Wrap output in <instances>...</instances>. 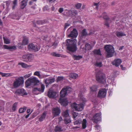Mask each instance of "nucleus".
I'll return each mask as SVG.
<instances>
[{
	"label": "nucleus",
	"instance_id": "nucleus-49",
	"mask_svg": "<svg viewBox=\"0 0 132 132\" xmlns=\"http://www.w3.org/2000/svg\"><path fill=\"white\" fill-rule=\"evenodd\" d=\"M95 65L97 67H101L102 66V63L101 62H96L95 64Z\"/></svg>",
	"mask_w": 132,
	"mask_h": 132
},
{
	"label": "nucleus",
	"instance_id": "nucleus-12",
	"mask_svg": "<svg viewBox=\"0 0 132 132\" xmlns=\"http://www.w3.org/2000/svg\"><path fill=\"white\" fill-rule=\"evenodd\" d=\"M106 93V91L105 89H101L99 91L98 96L100 98H104L105 97Z\"/></svg>",
	"mask_w": 132,
	"mask_h": 132
},
{
	"label": "nucleus",
	"instance_id": "nucleus-10",
	"mask_svg": "<svg viewBox=\"0 0 132 132\" xmlns=\"http://www.w3.org/2000/svg\"><path fill=\"white\" fill-rule=\"evenodd\" d=\"M15 94L16 95L24 96L27 95V93L23 89H19L17 90L15 92Z\"/></svg>",
	"mask_w": 132,
	"mask_h": 132
},
{
	"label": "nucleus",
	"instance_id": "nucleus-35",
	"mask_svg": "<svg viewBox=\"0 0 132 132\" xmlns=\"http://www.w3.org/2000/svg\"><path fill=\"white\" fill-rule=\"evenodd\" d=\"M82 5L81 3H77L75 5V7L77 9H79Z\"/></svg>",
	"mask_w": 132,
	"mask_h": 132
},
{
	"label": "nucleus",
	"instance_id": "nucleus-51",
	"mask_svg": "<svg viewBox=\"0 0 132 132\" xmlns=\"http://www.w3.org/2000/svg\"><path fill=\"white\" fill-rule=\"evenodd\" d=\"M64 79L63 77H58L57 79V81H60L63 80Z\"/></svg>",
	"mask_w": 132,
	"mask_h": 132
},
{
	"label": "nucleus",
	"instance_id": "nucleus-39",
	"mask_svg": "<svg viewBox=\"0 0 132 132\" xmlns=\"http://www.w3.org/2000/svg\"><path fill=\"white\" fill-rule=\"evenodd\" d=\"M87 35V33L86 31V29H84L81 32V35L82 36H85Z\"/></svg>",
	"mask_w": 132,
	"mask_h": 132
},
{
	"label": "nucleus",
	"instance_id": "nucleus-1",
	"mask_svg": "<svg viewBox=\"0 0 132 132\" xmlns=\"http://www.w3.org/2000/svg\"><path fill=\"white\" fill-rule=\"evenodd\" d=\"M71 88L68 86L64 88H63L60 93V97L58 101L59 103L62 106H66L68 102L67 98H64L65 96L67 93H69L71 91Z\"/></svg>",
	"mask_w": 132,
	"mask_h": 132
},
{
	"label": "nucleus",
	"instance_id": "nucleus-5",
	"mask_svg": "<svg viewBox=\"0 0 132 132\" xmlns=\"http://www.w3.org/2000/svg\"><path fill=\"white\" fill-rule=\"evenodd\" d=\"M24 82L23 77H20L16 78L14 81L13 84L14 88H17L23 84Z\"/></svg>",
	"mask_w": 132,
	"mask_h": 132
},
{
	"label": "nucleus",
	"instance_id": "nucleus-56",
	"mask_svg": "<svg viewBox=\"0 0 132 132\" xmlns=\"http://www.w3.org/2000/svg\"><path fill=\"white\" fill-rule=\"evenodd\" d=\"M63 11V9L62 8H60L59 9V12L60 13H61Z\"/></svg>",
	"mask_w": 132,
	"mask_h": 132
},
{
	"label": "nucleus",
	"instance_id": "nucleus-63",
	"mask_svg": "<svg viewBox=\"0 0 132 132\" xmlns=\"http://www.w3.org/2000/svg\"><path fill=\"white\" fill-rule=\"evenodd\" d=\"M3 25V22H2V20L0 18V26L2 25Z\"/></svg>",
	"mask_w": 132,
	"mask_h": 132
},
{
	"label": "nucleus",
	"instance_id": "nucleus-32",
	"mask_svg": "<svg viewBox=\"0 0 132 132\" xmlns=\"http://www.w3.org/2000/svg\"><path fill=\"white\" fill-rule=\"evenodd\" d=\"M82 127L83 129H85L86 127L87 121L85 119H83L82 121Z\"/></svg>",
	"mask_w": 132,
	"mask_h": 132
},
{
	"label": "nucleus",
	"instance_id": "nucleus-8",
	"mask_svg": "<svg viewBox=\"0 0 132 132\" xmlns=\"http://www.w3.org/2000/svg\"><path fill=\"white\" fill-rule=\"evenodd\" d=\"M28 48L29 51L35 52L38 51L40 49L39 47L32 43L28 45Z\"/></svg>",
	"mask_w": 132,
	"mask_h": 132
},
{
	"label": "nucleus",
	"instance_id": "nucleus-38",
	"mask_svg": "<svg viewBox=\"0 0 132 132\" xmlns=\"http://www.w3.org/2000/svg\"><path fill=\"white\" fill-rule=\"evenodd\" d=\"M27 56L28 59L27 61H31L32 59L33 55L31 54H28Z\"/></svg>",
	"mask_w": 132,
	"mask_h": 132
},
{
	"label": "nucleus",
	"instance_id": "nucleus-33",
	"mask_svg": "<svg viewBox=\"0 0 132 132\" xmlns=\"http://www.w3.org/2000/svg\"><path fill=\"white\" fill-rule=\"evenodd\" d=\"M70 76L71 78L75 79L78 77V75L75 73H71L70 74Z\"/></svg>",
	"mask_w": 132,
	"mask_h": 132
},
{
	"label": "nucleus",
	"instance_id": "nucleus-45",
	"mask_svg": "<svg viewBox=\"0 0 132 132\" xmlns=\"http://www.w3.org/2000/svg\"><path fill=\"white\" fill-rule=\"evenodd\" d=\"M70 11L73 15H77L78 14V12L76 10H73Z\"/></svg>",
	"mask_w": 132,
	"mask_h": 132
},
{
	"label": "nucleus",
	"instance_id": "nucleus-23",
	"mask_svg": "<svg viewBox=\"0 0 132 132\" xmlns=\"http://www.w3.org/2000/svg\"><path fill=\"white\" fill-rule=\"evenodd\" d=\"M90 93L94 92L95 93L97 90V87L95 85H93L90 87Z\"/></svg>",
	"mask_w": 132,
	"mask_h": 132
},
{
	"label": "nucleus",
	"instance_id": "nucleus-50",
	"mask_svg": "<svg viewBox=\"0 0 132 132\" xmlns=\"http://www.w3.org/2000/svg\"><path fill=\"white\" fill-rule=\"evenodd\" d=\"M78 113H77L76 112H74L73 113L72 115L73 118L75 119V118L78 116Z\"/></svg>",
	"mask_w": 132,
	"mask_h": 132
},
{
	"label": "nucleus",
	"instance_id": "nucleus-42",
	"mask_svg": "<svg viewBox=\"0 0 132 132\" xmlns=\"http://www.w3.org/2000/svg\"><path fill=\"white\" fill-rule=\"evenodd\" d=\"M18 104L17 102H16L14 104L12 108V110L14 111H15L16 110Z\"/></svg>",
	"mask_w": 132,
	"mask_h": 132
},
{
	"label": "nucleus",
	"instance_id": "nucleus-13",
	"mask_svg": "<svg viewBox=\"0 0 132 132\" xmlns=\"http://www.w3.org/2000/svg\"><path fill=\"white\" fill-rule=\"evenodd\" d=\"M44 81L45 83L47 85H48L54 82L55 81V78H52L51 77H49L44 79Z\"/></svg>",
	"mask_w": 132,
	"mask_h": 132
},
{
	"label": "nucleus",
	"instance_id": "nucleus-20",
	"mask_svg": "<svg viewBox=\"0 0 132 132\" xmlns=\"http://www.w3.org/2000/svg\"><path fill=\"white\" fill-rule=\"evenodd\" d=\"M46 113L45 112H44L42 114L40 117H38V120L40 122L42 121L45 119Z\"/></svg>",
	"mask_w": 132,
	"mask_h": 132
},
{
	"label": "nucleus",
	"instance_id": "nucleus-28",
	"mask_svg": "<svg viewBox=\"0 0 132 132\" xmlns=\"http://www.w3.org/2000/svg\"><path fill=\"white\" fill-rule=\"evenodd\" d=\"M64 123L66 124H67L71 122V120L70 117H68V118H65L64 119Z\"/></svg>",
	"mask_w": 132,
	"mask_h": 132
},
{
	"label": "nucleus",
	"instance_id": "nucleus-64",
	"mask_svg": "<svg viewBox=\"0 0 132 132\" xmlns=\"http://www.w3.org/2000/svg\"><path fill=\"white\" fill-rule=\"evenodd\" d=\"M1 122H0V130H1L2 129V126H1Z\"/></svg>",
	"mask_w": 132,
	"mask_h": 132
},
{
	"label": "nucleus",
	"instance_id": "nucleus-29",
	"mask_svg": "<svg viewBox=\"0 0 132 132\" xmlns=\"http://www.w3.org/2000/svg\"><path fill=\"white\" fill-rule=\"evenodd\" d=\"M18 0H13L11 4L12 5V9L13 10L15 9V7L17 5Z\"/></svg>",
	"mask_w": 132,
	"mask_h": 132
},
{
	"label": "nucleus",
	"instance_id": "nucleus-40",
	"mask_svg": "<svg viewBox=\"0 0 132 132\" xmlns=\"http://www.w3.org/2000/svg\"><path fill=\"white\" fill-rule=\"evenodd\" d=\"M4 43L6 44H9L10 43V40L8 38L3 37Z\"/></svg>",
	"mask_w": 132,
	"mask_h": 132
},
{
	"label": "nucleus",
	"instance_id": "nucleus-31",
	"mask_svg": "<svg viewBox=\"0 0 132 132\" xmlns=\"http://www.w3.org/2000/svg\"><path fill=\"white\" fill-rule=\"evenodd\" d=\"M0 74L3 77L11 76H12V74L11 73H5L1 72H0Z\"/></svg>",
	"mask_w": 132,
	"mask_h": 132
},
{
	"label": "nucleus",
	"instance_id": "nucleus-44",
	"mask_svg": "<svg viewBox=\"0 0 132 132\" xmlns=\"http://www.w3.org/2000/svg\"><path fill=\"white\" fill-rule=\"evenodd\" d=\"M23 60L27 62L28 57L27 56V54L23 55L22 56Z\"/></svg>",
	"mask_w": 132,
	"mask_h": 132
},
{
	"label": "nucleus",
	"instance_id": "nucleus-26",
	"mask_svg": "<svg viewBox=\"0 0 132 132\" xmlns=\"http://www.w3.org/2000/svg\"><path fill=\"white\" fill-rule=\"evenodd\" d=\"M72 56L75 60H78L82 58V56L81 55H73Z\"/></svg>",
	"mask_w": 132,
	"mask_h": 132
},
{
	"label": "nucleus",
	"instance_id": "nucleus-48",
	"mask_svg": "<svg viewBox=\"0 0 132 132\" xmlns=\"http://www.w3.org/2000/svg\"><path fill=\"white\" fill-rule=\"evenodd\" d=\"M103 18L104 19L108 20V17L107 16L105 13H104L102 14Z\"/></svg>",
	"mask_w": 132,
	"mask_h": 132
},
{
	"label": "nucleus",
	"instance_id": "nucleus-24",
	"mask_svg": "<svg viewBox=\"0 0 132 132\" xmlns=\"http://www.w3.org/2000/svg\"><path fill=\"white\" fill-rule=\"evenodd\" d=\"M28 43V39L26 37H24L22 41V45H27Z\"/></svg>",
	"mask_w": 132,
	"mask_h": 132
},
{
	"label": "nucleus",
	"instance_id": "nucleus-4",
	"mask_svg": "<svg viewBox=\"0 0 132 132\" xmlns=\"http://www.w3.org/2000/svg\"><path fill=\"white\" fill-rule=\"evenodd\" d=\"M104 49L107 52V55L108 57H111L113 55L114 52V49L111 45H107L104 46Z\"/></svg>",
	"mask_w": 132,
	"mask_h": 132
},
{
	"label": "nucleus",
	"instance_id": "nucleus-27",
	"mask_svg": "<svg viewBox=\"0 0 132 132\" xmlns=\"http://www.w3.org/2000/svg\"><path fill=\"white\" fill-rule=\"evenodd\" d=\"M116 34L117 36L119 37L126 35L125 34L121 32H117L116 33Z\"/></svg>",
	"mask_w": 132,
	"mask_h": 132
},
{
	"label": "nucleus",
	"instance_id": "nucleus-61",
	"mask_svg": "<svg viewBox=\"0 0 132 132\" xmlns=\"http://www.w3.org/2000/svg\"><path fill=\"white\" fill-rule=\"evenodd\" d=\"M58 119L59 121V122H60L62 120H63L62 118L61 117H59Z\"/></svg>",
	"mask_w": 132,
	"mask_h": 132
},
{
	"label": "nucleus",
	"instance_id": "nucleus-2",
	"mask_svg": "<svg viewBox=\"0 0 132 132\" xmlns=\"http://www.w3.org/2000/svg\"><path fill=\"white\" fill-rule=\"evenodd\" d=\"M66 45L68 50L72 52H74L77 50L76 44L77 41L75 39H67Z\"/></svg>",
	"mask_w": 132,
	"mask_h": 132
},
{
	"label": "nucleus",
	"instance_id": "nucleus-46",
	"mask_svg": "<svg viewBox=\"0 0 132 132\" xmlns=\"http://www.w3.org/2000/svg\"><path fill=\"white\" fill-rule=\"evenodd\" d=\"M34 75L35 76H36L38 77L39 78L40 77V76L41 75L40 74V72L39 71H36L35 72Z\"/></svg>",
	"mask_w": 132,
	"mask_h": 132
},
{
	"label": "nucleus",
	"instance_id": "nucleus-60",
	"mask_svg": "<svg viewBox=\"0 0 132 132\" xmlns=\"http://www.w3.org/2000/svg\"><path fill=\"white\" fill-rule=\"evenodd\" d=\"M120 67L121 68V69H122L123 70H125V67H123V66L122 65H120Z\"/></svg>",
	"mask_w": 132,
	"mask_h": 132
},
{
	"label": "nucleus",
	"instance_id": "nucleus-54",
	"mask_svg": "<svg viewBox=\"0 0 132 132\" xmlns=\"http://www.w3.org/2000/svg\"><path fill=\"white\" fill-rule=\"evenodd\" d=\"M48 75L42 74L40 75L39 78L42 79L44 78H46L48 77Z\"/></svg>",
	"mask_w": 132,
	"mask_h": 132
},
{
	"label": "nucleus",
	"instance_id": "nucleus-43",
	"mask_svg": "<svg viewBox=\"0 0 132 132\" xmlns=\"http://www.w3.org/2000/svg\"><path fill=\"white\" fill-rule=\"evenodd\" d=\"M85 48L86 49L90 50L92 49L91 46L88 44L87 43L85 45Z\"/></svg>",
	"mask_w": 132,
	"mask_h": 132
},
{
	"label": "nucleus",
	"instance_id": "nucleus-57",
	"mask_svg": "<svg viewBox=\"0 0 132 132\" xmlns=\"http://www.w3.org/2000/svg\"><path fill=\"white\" fill-rule=\"evenodd\" d=\"M4 103H3V104L2 105H1L0 104V111H1L2 110H3L4 109V108L3 106L4 105Z\"/></svg>",
	"mask_w": 132,
	"mask_h": 132
},
{
	"label": "nucleus",
	"instance_id": "nucleus-52",
	"mask_svg": "<svg viewBox=\"0 0 132 132\" xmlns=\"http://www.w3.org/2000/svg\"><path fill=\"white\" fill-rule=\"evenodd\" d=\"M45 21H44L39 20L37 22V23L38 24H42L44 23Z\"/></svg>",
	"mask_w": 132,
	"mask_h": 132
},
{
	"label": "nucleus",
	"instance_id": "nucleus-9",
	"mask_svg": "<svg viewBox=\"0 0 132 132\" xmlns=\"http://www.w3.org/2000/svg\"><path fill=\"white\" fill-rule=\"evenodd\" d=\"M101 114L100 113H97L93 116L92 119V121L94 122H97L101 120Z\"/></svg>",
	"mask_w": 132,
	"mask_h": 132
},
{
	"label": "nucleus",
	"instance_id": "nucleus-41",
	"mask_svg": "<svg viewBox=\"0 0 132 132\" xmlns=\"http://www.w3.org/2000/svg\"><path fill=\"white\" fill-rule=\"evenodd\" d=\"M26 107H24L23 108H21L19 110V112L20 113H22L24 112L26 110Z\"/></svg>",
	"mask_w": 132,
	"mask_h": 132
},
{
	"label": "nucleus",
	"instance_id": "nucleus-14",
	"mask_svg": "<svg viewBox=\"0 0 132 132\" xmlns=\"http://www.w3.org/2000/svg\"><path fill=\"white\" fill-rule=\"evenodd\" d=\"M41 88H35L33 89V91L35 92H43L44 91L45 87L43 84H42L41 85Z\"/></svg>",
	"mask_w": 132,
	"mask_h": 132
},
{
	"label": "nucleus",
	"instance_id": "nucleus-55",
	"mask_svg": "<svg viewBox=\"0 0 132 132\" xmlns=\"http://www.w3.org/2000/svg\"><path fill=\"white\" fill-rule=\"evenodd\" d=\"M99 2L98 3H95L94 4V5L95 6H96V8L97 9H98V6L99 5Z\"/></svg>",
	"mask_w": 132,
	"mask_h": 132
},
{
	"label": "nucleus",
	"instance_id": "nucleus-36",
	"mask_svg": "<svg viewBox=\"0 0 132 132\" xmlns=\"http://www.w3.org/2000/svg\"><path fill=\"white\" fill-rule=\"evenodd\" d=\"M82 122V120L80 118L78 119L74 122V124L75 125H78L79 124L81 123Z\"/></svg>",
	"mask_w": 132,
	"mask_h": 132
},
{
	"label": "nucleus",
	"instance_id": "nucleus-21",
	"mask_svg": "<svg viewBox=\"0 0 132 132\" xmlns=\"http://www.w3.org/2000/svg\"><path fill=\"white\" fill-rule=\"evenodd\" d=\"M63 129L61 126L59 125H57L55 127V131L56 132H60L62 131Z\"/></svg>",
	"mask_w": 132,
	"mask_h": 132
},
{
	"label": "nucleus",
	"instance_id": "nucleus-30",
	"mask_svg": "<svg viewBox=\"0 0 132 132\" xmlns=\"http://www.w3.org/2000/svg\"><path fill=\"white\" fill-rule=\"evenodd\" d=\"M79 97L80 99L81 102H83V103H84V102L86 101V99L83 97V95L81 93L79 94Z\"/></svg>",
	"mask_w": 132,
	"mask_h": 132
},
{
	"label": "nucleus",
	"instance_id": "nucleus-62",
	"mask_svg": "<svg viewBox=\"0 0 132 132\" xmlns=\"http://www.w3.org/2000/svg\"><path fill=\"white\" fill-rule=\"evenodd\" d=\"M47 8H48L47 6H45V7L43 8L44 11L46 10H47Z\"/></svg>",
	"mask_w": 132,
	"mask_h": 132
},
{
	"label": "nucleus",
	"instance_id": "nucleus-6",
	"mask_svg": "<svg viewBox=\"0 0 132 132\" xmlns=\"http://www.w3.org/2000/svg\"><path fill=\"white\" fill-rule=\"evenodd\" d=\"M96 80L100 83H104L105 81V77L104 74L102 72H98L96 75Z\"/></svg>",
	"mask_w": 132,
	"mask_h": 132
},
{
	"label": "nucleus",
	"instance_id": "nucleus-17",
	"mask_svg": "<svg viewBox=\"0 0 132 132\" xmlns=\"http://www.w3.org/2000/svg\"><path fill=\"white\" fill-rule=\"evenodd\" d=\"M3 46L5 49L9 50L11 51H12L13 50H15L16 49V46H9L7 45H4Z\"/></svg>",
	"mask_w": 132,
	"mask_h": 132
},
{
	"label": "nucleus",
	"instance_id": "nucleus-34",
	"mask_svg": "<svg viewBox=\"0 0 132 132\" xmlns=\"http://www.w3.org/2000/svg\"><path fill=\"white\" fill-rule=\"evenodd\" d=\"M52 55L54 56L59 57L61 56V57H65L66 56L65 55H63L62 56H61V55L60 54L56 53H55L53 52L52 53Z\"/></svg>",
	"mask_w": 132,
	"mask_h": 132
},
{
	"label": "nucleus",
	"instance_id": "nucleus-15",
	"mask_svg": "<svg viewBox=\"0 0 132 132\" xmlns=\"http://www.w3.org/2000/svg\"><path fill=\"white\" fill-rule=\"evenodd\" d=\"M52 113L54 116H58L60 113V110L58 107L53 108L52 110Z\"/></svg>",
	"mask_w": 132,
	"mask_h": 132
},
{
	"label": "nucleus",
	"instance_id": "nucleus-25",
	"mask_svg": "<svg viewBox=\"0 0 132 132\" xmlns=\"http://www.w3.org/2000/svg\"><path fill=\"white\" fill-rule=\"evenodd\" d=\"M62 115L65 118L70 117L68 110H66L64 111L62 114Z\"/></svg>",
	"mask_w": 132,
	"mask_h": 132
},
{
	"label": "nucleus",
	"instance_id": "nucleus-3",
	"mask_svg": "<svg viewBox=\"0 0 132 132\" xmlns=\"http://www.w3.org/2000/svg\"><path fill=\"white\" fill-rule=\"evenodd\" d=\"M39 82L40 81L37 78L35 77H31L25 82V86L26 87H28L31 85H37Z\"/></svg>",
	"mask_w": 132,
	"mask_h": 132
},
{
	"label": "nucleus",
	"instance_id": "nucleus-47",
	"mask_svg": "<svg viewBox=\"0 0 132 132\" xmlns=\"http://www.w3.org/2000/svg\"><path fill=\"white\" fill-rule=\"evenodd\" d=\"M95 130L97 131H100L101 129L100 126L97 124L95 126Z\"/></svg>",
	"mask_w": 132,
	"mask_h": 132
},
{
	"label": "nucleus",
	"instance_id": "nucleus-19",
	"mask_svg": "<svg viewBox=\"0 0 132 132\" xmlns=\"http://www.w3.org/2000/svg\"><path fill=\"white\" fill-rule=\"evenodd\" d=\"M28 0H23L21 2V9H24L27 5Z\"/></svg>",
	"mask_w": 132,
	"mask_h": 132
},
{
	"label": "nucleus",
	"instance_id": "nucleus-18",
	"mask_svg": "<svg viewBox=\"0 0 132 132\" xmlns=\"http://www.w3.org/2000/svg\"><path fill=\"white\" fill-rule=\"evenodd\" d=\"M121 62V61L120 59H118L115 60L112 62L113 65H115L116 67H118Z\"/></svg>",
	"mask_w": 132,
	"mask_h": 132
},
{
	"label": "nucleus",
	"instance_id": "nucleus-7",
	"mask_svg": "<svg viewBox=\"0 0 132 132\" xmlns=\"http://www.w3.org/2000/svg\"><path fill=\"white\" fill-rule=\"evenodd\" d=\"M71 106L72 108L74 109L75 110L80 111L83 109L84 105L82 103L77 104L76 103H74L71 104Z\"/></svg>",
	"mask_w": 132,
	"mask_h": 132
},
{
	"label": "nucleus",
	"instance_id": "nucleus-53",
	"mask_svg": "<svg viewBox=\"0 0 132 132\" xmlns=\"http://www.w3.org/2000/svg\"><path fill=\"white\" fill-rule=\"evenodd\" d=\"M31 73L27 74L24 75V77L26 78H28L31 76Z\"/></svg>",
	"mask_w": 132,
	"mask_h": 132
},
{
	"label": "nucleus",
	"instance_id": "nucleus-59",
	"mask_svg": "<svg viewBox=\"0 0 132 132\" xmlns=\"http://www.w3.org/2000/svg\"><path fill=\"white\" fill-rule=\"evenodd\" d=\"M70 25L68 23H66L65 24V28H66L68 26H69Z\"/></svg>",
	"mask_w": 132,
	"mask_h": 132
},
{
	"label": "nucleus",
	"instance_id": "nucleus-16",
	"mask_svg": "<svg viewBox=\"0 0 132 132\" xmlns=\"http://www.w3.org/2000/svg\"><path fill=\"white\" fill-rule=\"evenodd\" d=\"M56 93L55 92L50 90L48 92V96L51 98H54L56 95Z\"/></svg>",
	"mask_w": 132,
	"mask_h": 132
},
{
	"label": "nucleus",
	"instance_id": "nucleus-58",
	"mask_svg": "<svg viewBox=\"0 0 132 132\" xmlns=\"http://www.w3.org/2000/svg\"><path fill=\"white\" fill-rule=\"evenodd\" d=\"M50 3H52L53 2H55L56 0H47Z\"/></svg>",
	"mask_w": 132,
	"mask_h": 132
},
{
	"label": "nucleus",
	"instance_id": "nucleus-11",
	"mask_svg": "<svg viewBox=\"0 0 132 132\" xmlns=\"http://www.w3.org/2000/svg\"><path fill=\"white\" fill-rule=\"evenodd\" d=\"M78 35V33L77 30L75 29H74L72 31L69 35H68L69 37H71L72 39H76V38L77 37Z\"/></svg>",
	"mask_w": 132,
	"mask_h": 132
},
{
	"label": "nucleus",
	"instance_id": "nucleus-37",
	"mask_svg": "<svg viewBox=\"0 0 132 132\" xmlns=\"http://www.w3.org/2000/svg\"><path fill=\"white\" fill-rule=\"evenodd\" d=\"M93 52L95 54L98 55H101L100 50H95L93 51Z\"/></svg>",
	"mask_w": 132,
	"mask_h": 132
},
{
	"label": "nucleus",
	"instance_id": "nucleus-22",
	"mask_svg": "<svg viewBox=\"0 0 132 132\" xmlns=\"http://www.w3.org/2000/svg\"><path fill=\"white\" fill-rule=\"evenodd\" d=\"M18 64L21 65L22 68H27L30 67L31 66V65H28L22 62L19 63Z\"/></svg>",
	"mask_w": 132,
	"mask_h": 132
}]
</instances>
